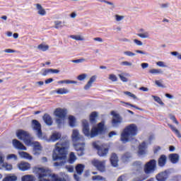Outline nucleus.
Listing matches in <instances>:
<instances>
[{
  "label": "nucleus",
  "instance_id": "nucleus-1",
  "mask_svg": "<svg viewBox=\"0 0 181 181\" xmlns=\"http://www.w3.org/2000/svg\"><path fill=\"white\" fill-rule=\"evenodd\" d=\"M67 148H69V141L67 140H65L64 142L60 141L56 144L52 154L53 160L57 161L54 163V166H64L66 163Z\"/></svg>",
  "mask_w": 181,
  "mask_h": 181
},
{
  "label": "nucleus",
  "instance_id": "nucleus-2",
  "mask_svg": "<svg viewBox=\"0 0 181 181\" xmlns=\"http://www.w3.org/2000/svg\"><path fill=\"white\" fill-rule=\"evenodd\" d=\"M83 132L85 136L88 138H95L98 134H103L104 132V122H100L98 124V127H93L90 131V126L87 120H83Z\"/></svg>",
  "mask_w": 181,
  "mask_h": 181
},
{
  "label": "nucleus",
  "instance_id": "nucleus-3",
  "mask_svg": "<svg viewBox=\"0 0 181 181\" xmlns=\"http://www.w3.org/2000/svg\"><path fill=\"white\" fill-rule=\"evenodd\" d=\"M138 135V127L135 124H131L126 127L121 134V141L123 144H127L134 139Z\"/></svg>",
  "mask_w": 181,
  "mask_h": 181
},
{
  "label": "nucleus",
  "instance_id": "nucleus-4",
  "mask_svg": "<svg viewBox=\"0 0 181 181\" xmlns=\"http://www.w3.org/2000/svg\"><path fill=\"white\" fill-rule=\"evenodd\" d=\"M31 127L39 139H46V136L42 132V124L36 119L32 120Z\"/></svg>",
  "mask_w": 181,
  "mask_h": 181
},
{
  "label": "nucleus",
  "instance_id": "nucleus-5",
  "mask_svg": "<svg viewBox=\"0 0 181 181\" xmlns=\"http://www.w3.org/2000/svg\"><path fill=\"white\" fill-rule=\"evenodd\" d=\"M155 139V136L153 135H151L148 138V141L147 142L144 141L139 146V155H145V151L146 148H148V145H151L152 141Z\"/></svg>",
  "mask_w": 181,
  "mask_h": 181
},
{
  "label": "nucleus",
  "instance_id": "nucleus-6",
  "mask_svg": "<svg viewBox=\"0 0 181 181\" xmlns=\"http://www.w3.org/2000/svg\"><path fill=\"white\" fill-rule=\"evenodd\" d=\"M155 169H156V160H151L146 164L144 171L145 173L148 175L149 173H153V172H155Z\"/></svg>",
  "mask_w": 181,
  "mask_h": 181
},
{
  "label": "nucleus",
  "instance_id": "nucleus-7",
  "mask_svg": "<svg viewBox=\"0 0 181 181\" xmlns=\"http://www.w3.org/2000/svg\"><path fill=\"white\" fill-rule=\"evenodd\" d=\"M93 146L95 149L98 150V154L99 156H107V153H108L107 148H105L103 146H98L95 141L93 143Z\"/></svg>",
  "mask_w": 181,
  "mask_h": 181
},
{
  "label": "nucleus",
  "instance_id": "nucleus-8",
  "mask_svg": "<svg viewBox=\"0 0 181 181\" xmlns=\"http://www.w3.org/2000/svg\"><path fill=\"white\" fill-rule=\"evenodd\" d=\"M111 114L112 115H113V118L112 120V127H114L115 128L119 127L121 122H122V118L121 117V116H119V114L115 113V112L114 111H112Z\"/></svg>",
  "mask_w": 181,
  "mask_h": 181
},
{
  "label": "nucleus",
  "instance_id": "nucleus-9",
  "mask_svg": "<svg viewBox=\"0 0 181 181\" xmlns=\"http://www.w3.org/2000/svg\"><path fill=\"white\" fill-rule=\"evenodd\" d=\"M91 163L95 168L100 170V172H104L105 170V161H100L98 159H93Z\"/></svg>",
  "mask_w": 181,
  "mask_h": 181
},
{
  "label": "nucleus",
  "instance_id": "nucleus-10",
  "mask_svg": "<svg viewBox=\"0 0 181 181\" xmlns=\"http://www.w3.org/2000/svg\"><path fill=\"white\" fill-rule=\"evenodd\" d=\"M84 142L74 144V148L77 152L78 156H83L84 155Z\"/></svg>",
  "mask_w": 181,
  "mask_h": 181
},
{
  "label": "nucleus",
  "instance_id": "nucleus-11",
  "mask_svg": "<svg viewBox=\"0 0 181 181\" xmlns=\"http://www.w3.org/2000/svg\"><path fill=\"white\" fill-rule=\"evenodd\" d=\"M72 141L74 144H80V141H84V138L80 136L78 130L74 129L71 135Z\"/></svg>",
  "mask_w": 181,
  "mask_h": 181
},
{
  "label": "nucleus",
  "instance_id": "nucleus-12",
  "mask_svg": "<svg viewBox=\"0 0 181 181\" xmlns=\"http://www.w3.org/2000/svg\"><path fill=\"white\" fill-rule=\"evenodd\" d=\"M170 175V173L169 170H165L163 172H161L158 173L156 175V180L158 181H166L168 180V178L169 177V175Z\"/></svg>",
  "mask_w": 181,
  "mask_h": 181
},
{
  "label": "nucleus",
  "instance_id": "nucleus-13",
  "mask_svg": "<svg viewBox=\"0 0 181 181\" xmlns=\"http://www.w3.org/2000/svg\"><path fill=\"white\" fill-rule=\"evenodd\" d=\"M54 115L58 118H66V116L67 115V110L57 108L54 112Z\"/></svg>",
  "mask_w": 181,
  "mask_h": 181
},
{
  "label": "nucleus",
  "instance_id": "nucleus-14",
  "mask_svg": "<svg viewBox=\"0 0 181 181\" xmlns=\"http://www.w3.org/2000/svg\"><path fill=\"white\" fill-rule=\"evenodd\" d=\"M29 133L25 130L20 129L16 132V136L21 141H23L25 138H29Z\"/></svg>",
  "mask_w": 181,
  "mask_h": 181
},
{
  "label": "nucleus",
  "instance_id": "nucleus-15",
  "mask_svg": "<svg viewBox=\"0 0 181 181\" xmlns=\"http://www.w3.org/2000/svg\"><path fill=\"white\" fill-rule=\"evenodd\" d=\"M13 146H14L16 149H18L19 151H26L27 149L26 146H25L23 144H22L17 139L13 140Z\"/></svg>",
  "mask_w": 181,
  "mask_h": 181
},
{
  "label": "nucleus",
  "instance_id": "nucleus-16",
  "mask_svg": "<svg viewBox=\"0 0 181 181\" xmlns=\"http://www.w3.org/2000/svg\"><path fill=\"white\" fill-rule=\"evenodd\" d=\"M42 119L44 122H45L46 125H48V127H52L53 125V119L49 114H45L42 117Z\"/></svg>",
  "mask_w": 181,
  "mask_h": 181
},
{
  "label": "nucleus",
  "instance_id": "nucleus-17",
  "mask_svg": "<svg viewBox=\"0 0 181 181\" xmlns=\"http://www.w3.org/2000/svg\"><path fill=\"white\" fill-rule=\"evenodd\" d=\"M18 168L20 170L25 172V170H29V169H30V164H29V163L21 162L18 165Z\"/></svg>",
  "mask_w": 181,
  "mask_h": 181
},
{
  "label": "nucleus",
  "instance_id": "nucleus-18",
  "mask_svg": "<svg viewBox=\"0 0 181 181\" xmlns=\"http://www.w3.org/2000/svg\"><path fill=\"white\" fill-rule=\"evenodd\" d=\"M60 138H62V134H60L59 132H54L50 136V139L48 140L49 142H50V141L52 142H56V141H59V139H60Z\"/></svg>",
  "mask_w": 181,
  "mask_h": 181
},
{
  "label": "nucleus",
  "instance_id": "nucleus-19",
  "mask_svg": "<svg viewBox=\"0 0 181 181\" xmlns=\"http://www.w3.org/2000/svg\"><path fill=\"white\" fill-rule=\"evenodd\" d=\"M95 80H97L96 76H91L86 85L84 86V90H90V88L93 87V83L95 82Z\"/></svg>",
  "mask_w": 181,
  "mask_h": 181
},
{
  "label": "nucleus",
  "instance_id": "nucleus-20",
  "mask_svg": "<svg viewBox=\"0 0 181 181\" xmlns=\"http://www.w3.org/2000/svg\"><path fill=\"white\" fill-rule=\"evenodd\" d=\"M110 163L111 165L114 166V168H117V166H118V156H117V154H112L110 157Z\"/></svg>",
  "mask_w": 181,
  "mask_h": 181
},
{
  "label": "nucleus",
  "instance_id": "nucleus-21",
  "mask_svg": "<svg viewBox=\"0 0 181 181\" xmlns=\"http://www.w3.org/2000/svg\"><path fill=\"white\" fill-rule=\"evenodd\" d=\"M132 158V156L131 155V153L127 152L122 156V160L124 162V163H128L129 160H131V158Z\"/></svg>",
  "mask_w": 181,
  "mask_h": 181
},
{
  "label": "nucleus",
  "instance_id": "nucleus-22",
  "mask_svg": "<svg viewBox=\"0 0 181 181\" xmlns=\"http://www.w3.org/2000/svg\"><path fill=\"white\" fill-rule=\"evenodd\" d=\"M169 159L172 163H177L179 162V154H170Z\"/></svg>",
  "mask_w": 181,
  "mask_h": 181
},
{
  "label": "nucleus",
  "instance_id": "nucleus-23",
  "mask_svg": "<svg viewBox=\"0 0 181 181\" xmlns=\"http://www.w3.org/2000/svg\"><path fill=\"white\" fill-rule=\"evenodd\" d=\"M37 151H42V146L39 142H35L33 147V155H40V153L37 152Z\"/></svg>",
  "mask_w": 181,
  "mask_h": 181
},
{
  "label": "nucleus",
  "instance_id": "nucleus-24",
  "mask_svg": "<svg viewBox=\"0 0 181 181\" xmlns=\"http://www.w3.org/2000/svg\"><path fill=\"white\" fill-rule=\"evenodd\" d=\"M18 154L20 155L21 158H22L23 159H28V160H32L33 159L32 156H30L27 152L20 151L18 152Z\"/></svg>",
  "mask_w": 181,
  "mask_h": 181
},
{
  "label": "nucleus",
  "instance_id": "nucleus-25",
  "mask_svg": "<svg viewBox=\"0 0 181 181\" xmlns=\"http://www.w3.org/2000/svg\"><path fill=\"white\" fill-rule=\"evenodd\" d=\"M49 73H52V74H57L58 73H60V71L58 69H45L42 74V76H47Z\"/></svg>",
  "mask_w": 181,
  "mask_h": 181
},
{
  "label": "nucleus",
  "instance_id": "nucleus-26",
  "mask_svg": "<svg viewBox=\"0 0 181 181\" xmlns=\"http://www.w3.org/2000/svg\"><path fill=\"white\" fill-rule=\"evenodd\" d=\"M84 165L83 164H78L76 166V172L77 173V175H78L79 176L82 175L83 172H84Z\"/></svg>",
  "mask_w": 181,
  "mask_h": 181
},
{
  "label": "nucleus",
  "instance_id": "nucleus-27",
  "mask_svg": "<svg viewBox=\"0 0 181 181\" xmlns=\"http://www.w3.org/2000/svg\"><path fill=\"white\" fill-rule=\"evenodd\" d=\"M52 181H66V179H68L69 177L67 175H65V177H59V175H52Z\"/></svg>",
  "mask_w": 181,
  "mask_h": 181
},
{
  "label": "nucleus",
  "instance_id": "nucleus-28",
  "mask_svg": "<svg viewBox=\"0 0 181 181\" xmlns=\"http://www.w3.org/2000/svg\"><path fill=\"white\" fill-rule=\"evenodd\" d=\"M18 177L15 175H8L6 176L2 181H17Z\"/></svg>",
  "mask_w": 181,
  "mask_h": 181
},
{
  "label": "nucleus",
  "instance_id": "nucleus-29",
  "mask_svg": "<svg viewBox=\"0 0 181 181\" xmlns=\"http://www.w3.org/2000/svg\"><path fill=\"white\" fill-rule=\"evenodd\" d=\"M165 165H166V156L161 155L158 159V165L163 168Z\"/></svg>",
  "mask_w": 181,
  "mask_h": 181
},
{
  "label": "nucleus",
  "instance_id": "nucleus-30",
  "mask_svg": "<svg viewBox=\"0 0 181 181\" xmlns=\"http://www.w3.org/2000/svg\"><path fill=\"white\" fill-rule=\"evenodd\" d=\"M37 9L38 11V14L41 15V16H45L46 15V11L42 7V5L40 4H37Z\"/></svg>",
  "mask_w": 181,
  "mask_h": 181
},
{
  "label": "nucleus",
  "instance_id": "nucleus-31",
  "mask_svg": "<svg viewBox=\"0 0 181 181\" xmlns=\"http://www.w3.org/2000/svg\"><path fill=\"white\" fill-rule=\"evenodd\" d=\"M168 127H170V129L173 131V132L175 134V135H177L178 138H181L180 132H179V130H177V129H176L175 126L172 124H168Z\"/></svg>",
  "mask_w": 181,
  "mask_h": 181
},
{
  "label": "nucleus",
  "instance_id": "nucleus-32",
  "mask_svg": "<svg viewBox=\"0 0 181 181\" xmlns=\"http://www.w3.org/2000/svg\"><path fill=\"white\" fill-rule=\"evenodd\" d=\"M54 28L55 29H62V28H64V22L60 21H54Z\"/></svg>",
  "mask_w": 181,
  "mask_h": 181
},
{
  "label": "nucleus",
  "instance_id": "nucleus-33",
  "mask_svg": "<svg viewBox=\"0 0 181 181\" xmlns=\"http://www.w3.org/2000/svg\"><path fill=\"white\" fill-rule=\"evenodd\" d=\"M98 117V115L97 114L96 112H93L90 115V122L91 124H95V117Z\"/></svg>",
  "mask_w": 181,
  "mask_h": 181
},
{
  "label": "nucleus",
  "instance_id": "nucleus-34",
  "mask_svg": "<svg viewBox=\"0 0 181 181\" xmlns=\"http://www.w3.org/2000/svg\"><path fill=\"white\" fill-rule=\"evenodd\" d=\"M133 166H134V169L136 170L140 171L142 170V163L141 161H136L133 163Z\"/></svg>",
  "mask_w": 181,
  "mask_h": 181
},
{
  "label": "nucleus",
  "instance_id": "nucleus-35",
  "mask_svg": "<svg viewBox=\"0 0 181 181\" xmlns=\"http://www.w3.org/2000/svg\"><path fill=\"white\" fill-rule=\"evenodd\" d=\"M137 35L139 37H141V39H148L150 36L149 32L145 31L142 33H138Z\"/></svg>",
  "mask_w": 181,
  "mask_h": 181
},
{
  "label": "nucleus",
  "instance_id": "nucleus-36",
  "mask_svg": "<svg viewBox=\"0 0 181 181\" xmlns=\"http://www.w3.org/2000/svg\"><path fill=\"white\" fill-rule=\"evenodd\" d=\"M69 122L70 127H76V117L74 116H69Z\"/></svg>",
  "mask_w": 181,
  "mask_h": 181
},
{
  "label": "nucleus",
  "instance_id": "nucleus-37",
  "mask_svg": "<svg viewBox=\"0 0 181 181\" xmlns=\"http://www.w3.org/2000/svg\"><path fill=\"white\" fill-rule=\"evenodd\" d=\"M150 74H163L162 69H153L149 70Z\"/></svg>",
  "mask_w": 181,
  "mask_h": 181
},
{
  "label": "nucleus",
  "instance_id": "nucleus-38",
  "mask_svg": "<svg viewBox=\"0 0 181 181\" xmlns=\"http://www.w3.org/2000/svg\"><path fill=\"white\" fill-rule=\"evenodd\" d=\"M76 159H77V157H76V154H74V152H71L69 154V163H73L74 162H76Z\"/></svg>",
  "mask_w": 181,
  "mask_h": 181
},
{
  "label": "nucleus",
  "instance_id": "nucleus-39",
  "mask_svg": "<svg viewBox=\"0 0 181 181\" xmlns=\"http://www.w3.org/2000/svg\"><path fill=\"white\" fill-rule=\"evenodd\" d=\"M23 141L24 144H25V145H27V146H30L31 145H33L32 140H30V135H29L28 138L23 139Z\"/></svg>",
  "mask_w": 181,
  "mask_h": 181
},
{
  "label": "nucleus",
  "instance_id": "nucleus-40",
  "mask_svg": "<svg viewBox=\"0 0 181 181\" xmlns=\"http://www.w3.org/2000/svg\"><path fill=\"white\" fill-rule=\"evenodd\" d=\"M37 48L39 49V50H42V52H46V50H49V45L40 44V45H38Z\"/></svg>",
  "mask_w": 181,
  "mask_h": 181
},
{
  "label": "nucleus",
  "instance_id": "nucleus-41",
  "mask_svg": "<svg viewBox=\"0 0 181 181\" xmlns=\"http://www.w3.org/2000/svg\"><path fill=\"white\" fill-rule=\"evenodd\" d=\"M124 94H125V95H128V97H131V98H133V100H138V98L136 97V95H135V94L131 92L124 91Z\"/></svg>",
  "mask_w": 181,
  "mask_h": 181
},
{
  "label": "nucleus",
  "instance_id": "nucleus-42",
  "mask_svg": "<svg viewBox=\"0 0 181 181\" xmlns=\"http://www.w3.org/2000/svg\"><path fill=\"white\" fill-rule=\"evenodd\" d=\"M22 181H34L33 176L32 175H25L21 178Z\"/></svg>",
  "mask_w": 181,
  "mask_h": 181
},
{
  "label": "nucleus",
  "instance_id": "nucleus-43",
  "mask_svg": "<svg viewBox=\"0 0 181 181\" xmlns=\"http://www.w3.org/2000/svg\"><path fill=\"white\" fill-rule=\"evenodd\" d=\"M152 98H153L154 101L160 104V105H165V103L162 102V99L158 96L152 95Z\"/></svg>",
  "mask_w": 181,
  "mask_h": 181
},
{
  "label": "nucleus",
  "instance_id": "nucleus-44",
  "mask_svg": "<svg viewBox=\"0 0 181 181\" xmlns=\"http://www.w3.org/2000/svg\"><path fill=\"white\" fill-rule=\"evenodd\" d=\"M6 170H12V165L8 164L6 163H3V164L1 165Z\"/></svg>",
  "mask_w": 181,
  "mask_h": 181
},
{
  "label": "nucleus",
  "instance_id": "nucleus-45",
  "mask_svg": "<svg viewBox=\"0 0 181 181\" xmlns=\"http://www.w3.org/2000/svg\"><path fill=\"white\" fill-rule=\"evenodd\" d=\"M67 93H69V90L66 88H59L57 90V94H67Z\"/></svg>",
  "mask_w": 181,
  "mask_h": 181
},
{
  "label": "nucleus",
  "instance_id": "nucleus-46",
  "mask_svg": "<svg viewBox=\"0 0 181 181\" xmlns=\"http://www.w3.org/2000/svg\"><path fill=\"white\" fill-rule=\"evenodd\" d=\"M86 78H87V74H82L78 76L77 79L79 81H83V80H86Z\"/></svg>",
  "mask_w": 181,
  "mask_h": 181
},
{
  "label": "nucleus",
  "instance_id": "nucleus-47",
  "mask_svg": "<svg viewBox=\"0 0 181 181\" xmlns=\"http://www.w3.org/2000/svg\"><path fill=\"white\" fill-rule=\"evenodd\" d=\"M123 54L125 55V56H127L128 57H134V56H136V54L131 52V51H126V52H124Z\"/></svg>",
  "mask_w": 181,
  "mask_h": 181
},
{
  "label": "nucleus",
  "instance_id": "nucleus-48",
  "mask_svg": "<svg viewBox=\"0 0 181 181\" xmlns=\"http://www.w3.org/2000/svg\"><path fill=\"white\" fill-rule=\"evenodd\" d=\"M124 76H127V74H119V77L120 80L122 81L123 83H127L128 81V78H127V77Z\"/></svg>",
  "mask_w": 181,
  "mask_h": 181
},
{
  "label": "nucleus",
  "instance_id": "nucleus-49",
  "mask_svg": "<svg viewBox=\"0 0 181 181\" xmlns=\"http://www.w3.org/2000/svg\"><path fill=\"white\" fill-rule=\"evenodd\" d=\"M121 103H122V104H124V105H129V107H132L133 108H136V110H141V107H139L138 106L132 105L129 103H126V102H122V101Z\"/></svg>",
  "mask_w": 181,
  "mask_h": 181
},
{
  "label": "nucleus",
  "instance_id": "nucleus-50",
  "mask_svg": "<svg viewBox=\"0 0 181 181\" xmlns=\"http://www.w3.org/2000/svg\"><path fill=\"white\" fill-rule=\"evenodd\" d=\"M170 119H171V121H173V122H174L177 125H179V122H177V120L176 119V117H175V115H170Z\"/></svg>",
  "mask_w": 181,
  "mask_h": 181
},
{
  "label": "nucleus",
  "instance_id": "nucleus-51",
  "mask_svg": "<svg viewBox=\"0 0 181 181\" xmlns=\"http://www.w3.org/2000/svg\"><path fill=\"white\" fill-rule=\"evenodd\" d=\"M7 159H13L14 160H18V156L15 154H10L7 156Z\"/></svg>",
  "mask_w": 181,
  "mask_h": 181
},
{
  "label": "nucleus",
  "instance_id": "nucleus-52",
  "mask_svg": "<svg viewBox=\"0 0 181 181\" xmlns=\"http://www.w3.org/2000/svg\"><path fill=\"white\" fill-rule=\"evenodd\" d=\"M155 84L158 86V87H161L162 88H165V86L162 83V81H158L156 80L155 81Z\"/></svg>",
  "mask_w": 181,
  "mask_h": 181
},
{
  "label": "nucleus",
  "instance_id": "nucleus-53",
  "mask_svg": "<svg viewBox=\"0 0 181 181\" xmlns=\"http://www.w3.org/2000/svg\"><path fill=\"white\" fill-rule=\"evenodd\" d=\"M70 37L74 40H83V38L80 35H71Z\"/></svg>",
  "mask_w": 181,
  "mask_h": 181
},
{
  "label": "nucleus",
  "instance_id": "nucleus-54",
  "mask_svg": "<svg viewBox=\"0 0 181 181\" xmlns=\"http://www.w3.org/2000/svg\"><path fill=\"white\" fill-rule=\"evenodd\" d=\"M133 42L136 45V46H142L144 45V43L139 40L134 39Z\"/></svg>",
  "mask_w": 181,
  "mask_h": 181
},
{
  "label": "nucleus",
  "instance_id": "nucleus-55",
  "mask_svg": "<svg viewBox=\"0 0 181 181\" xmlns=\"http://www.w3.org/2000/svg\"><path fill=\"white\" fill-rule=\"evenodd\" d=\"M64 120V118H59V119H56V122L59 127V128H60V125H62V124H63V121Z\"/></svg>",
  "mask_w": 181,
  "mask_h": 181
},
{
  "label": "nucleus",
  "instance_id": "nucleus-56",
  "mask_svg": "<svg viewBox=\"0 0 181 181\" xmlns=\"http://www.w3.org/2000/svg\"><path fill=\"white\" fill-rule=\"evenodd\" d=\"M100 2H103L104 4H107V5H110L112 8H115L114 3L108 1L107 0H100Z\"/></svg>",
  "mask_w": 181,
  "mask_h": 181
},
{
  "label": "nucleus",
  "instance_id": "nucleus-57",
  "mask_svg": "<svg viewBox=\"0 0 181 181\" xmlns=\"http://www.w3.org/2000/svg\"><path fill=\"white\" fill-rule=\"evenodd\" d=\"M156 64L159 67H168V66H166V64H165V62H163L162 61H159V62H156Z\"/></svg>",
  "mask_w": 181,
  "mask_h": 181
},
{
  "label": "nucleus",
  "instance_id": "nucleus-58",
  "mask_svg": "<svg viewBox=\"0 0 181 181\" xmlns=\"http://www.w3.org/2000/svg\"><path fill=\"white\" fill-rule=\"evenodd\" d=\"M170 4L169 3H164V4H160V7L162 9H166V8H168Z\"/></svg>",
  "mask_w": 181,
  "mask_h": 181
},
{
  "label": "nucleus",
  "instance_id": "nucleus-59",
  "mask_svg": "<svg viewBox=\"0 0 181 181\" xmlns=\"http://www.w3.org/2000/svg\"><path fill=\"white\" fill-rule=\"evenodd\" d=\"M5 159V156L2 153H0V165H4V160Z\"/></svg>",
  "mask_w": 181,
  "mask_h": 181
},
{
  "label": "nucleus",
  "instance_id": "nucleus-60",
  "mask_svg": "<svg viewBox=\"0 0 181 181\" xmlns=\"http://www.w3.org/2000/svg\"><path fill=\"white\" fill-rule=\"evenodd\" d=\"M109 78L111 80V81H117V76H115V74H110L109 76Z\"/></svg>",
  "mask_w": 181,
  "mask_h": 181
},
{
  "label": "nucleus",
  "instance_id": "nucleus-61",
  "mask_svg": "<svg viewBox=\"0 0 181 181\" xmlns=\"http://www.w3.org/2000/svg\"><path fill=\"white\" fill-rule=\"evenodd\" d=\"M115 19H116L117 22H120V21H122V19H124V16H119V15L117 14L115 16Z\"/></svg>",
  "mask_w": 181,
  "mask_h": 181
},
{
  "label": "nucleus",
  "instance_id": "nucleus-62",
  "mask_svg": "<svg viewBox=\"0 0 181 181\" xmlns=\"http://www.w3.org/2000/svg\"><path fill=\"white\" fill-rule=\"evenodd\" d=\"M71 62H72V63H83V62H86V59L82 58V59H79L72 60Z\"/></svg>",
  "mask_w": 181,
  "mask_h": 181
},
{
  "label": "nucleus",
  "instance_id": "nucleus-63",
  "mask_svg": "<svg viewBox=\"0 0 181 181\" xmlns=\"http://www.w3.org/2000/svg\"><path fill=\"white\" fill-rule=\"evenodd\" d=\"M66 169H67L68 172H70V173L74 172V168L71 165H66Z\"/></svg>",
  "mask_w": 181,
  "mask_h": 181
},
{
  "label": "nucleus",
  "instance_id": "nucleus-64",
  "mask_svg": "<svg viewBox=\"0 0 181 181\" xmlns=\"http://www.w3.org/2000/svg\"><path fill=\"white\" fill-rule=\"evenodd\" d=\"M122 66H132V63L128 62V61H124V62H122L121 63Z\"/></svg>",
  "mask_w": 181,
  "mask_h": 181
}]
</instances>
